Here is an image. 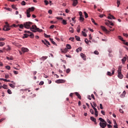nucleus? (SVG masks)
Instances as JSON below:
<instances>
[{"mask_svg": "<svg viewBox=\"0 0 128 128\" xmlns=\"http://www.w3.org/2000/svg\"><path fill=\"white\" fill-rule=\"evenodd\" d=\"M78 0H73V3L72 4V6H78Z\"/></svg>", "mask_w": 128, "mask_h": 128, "instance_id": "8", "label": "nucleus"}, {"mask_svg": "<svg viewBox=\"0 0 128 128\" xmlns=\"http://www.w3.org/2000/svg\"><path fill=\"white\" fill-rule=\"evenodd\" d=\"M108 18L110 19V20H112V18H113V20H116V18H114V16L110 14L108 16Z\"/></svg>", "mask_w": 128, "mask_h": 128, "instance_id": "12", "label": "nucleus"}, {"mask_svg": "<svg viewBox=\"0 0 128 128\" xmlns=\"http://www.w3.org/2000/svg\"><path fill=\"white\" fill-rule=\"evenodd\" d=\"M118 76L119 78H124V75H122V73H118Z\"/></svg>", "mask_w": 128, "mask_h": 128, "instance_id": "14", "label": "nucleus"}, {"mask_svg": "<svg viewBox=\"0 0 128 128\" xmlns=\"http://www.w3.org/2000/svg\"><path fill=\"white\" fill-rule=\"evenodd\" d=\"M112 74H114V68L113 70H112V74L110 72H108L107 73L108 76H112Z\"/></svg>", "mask_w": 128, "mask_h": 128, "instance_id": "11", "label": "nucleus"}, {"mask_svg": "<svg viewBox=\"0 0 128 128\" xmlns=\"http://www.w3.org/2000/svg\"><path fill=\"white\" fill-rule=\"evenodd\" d=\"M5 40L6 38H0V42H4V40Z\"/></svg>", "mask_w": 128, "mask_h": 128, "instance_id": "52", "label": "nucleus"}, {"mask_svg": "<svg viewBox=\"0 0 128 128\" xmlns=\"http://www.w3.org/2000/svg\"><path fill=\"white\" fill-rule=\"evenodd\" d=\"M79 15L80 16H82V12H79Z\"/></svg>", "mask_w": 128, "mask_h": 128, "instance_id": "56", "label": "nucleus"}, {"mask_svg": "<svg viewBox=\"0 0 128 128\" xmlns=\"http://www.w3.org/2000/svg\"><path fill=\"white\" fill-rule=\"evenodd\" d=\"M109 24H110V26H114V23L108 20Z\"/></svg>", "mask_w": 128, "mask_h": 128, "instance_id": "58", "label": "nucleus"}, {"mask_svg": "<svg viewBox=\"0 0 128 128\" xmlns=\"http://www.w3.org/2000/svg\"><path fill=\"white\" fill-rule=\"evenodd\" d=\"M107 126H108V128H112V125H110V124H108Z\"/></svg>", "mask_w": 128, "mask_h": 128, "instance_id": "64", "label": "nucleus"}, {"mask_svg": "<svg viewBox=\"0 0 128 128\" xmlns=\"http://www.w3.org/2000/svg\"><path fill=\"white\" fill-rule=\"evenodd\" d=\"M50 42H52V44H54V46H56V42H54V41L53 38H50Z\"/></svg>", "mask_w": 128, "mask_h": 128, "instance_id": "17", "label": "nucleus"}, {"mask_svg": "<svg viewBox=\"0 0 128 128\" xmlns=\"http://www.w3.org/2000/svg\"><path fill=\"white\" fill-rule=\"evenodd\" d=\"M91 20H92V22H93V24H95V26H98V24H96V22L94 21V18H92Z\"/></svg>", "mask_w": 128, "mask_h": 128, "instance_id": "26", "label": "nucleus"}, {"mask_svg": "<svg viewBox=\"0 0 128 128\" xmlns=\"http://www.w3.org/2000/svg\"><path fill=\"white\" fill-rule=\"evenodd\" d=\"M77 32H80V26H78L77 28Z\"/></svg>", "mask_w": 128, "mask_h": 128, "instance_id": "30", "label": "nucleus"}, {"mask_svg": "<svg viewBox=\"0 0 128 128\" xmlns=\"http://www.w3.org/2000/svg\"><path fill=\"white\" fill-rule=\"evenodd\" d=\"M70 32H72V34H74V28H72V27L70 28Z\"/></svg>", "mask_w": 128, "mask_h": 128, "instance_id": "29", "label": "nucleus"}, {"mask_svg": "<svg viewBox=\"0 0 128 128\" xmlns=\"http://www.w3.org/2000/svg\"><path fill=\"white\" fill-rule=\"evenodd\" d=\"M75 94L76 96H78V98H79V100H82V96H80V94H78V92H76Z\"/></svg>", "mask_w": 128, "mask_h": 128, "instance_id": "13", "label": "nucleus"}, {"mask_svg": "<svg viewBox=\"0 0 128 128\" xmlns=\"http://www.w3.org/2000/svg\"><path fill=\"white\" fill-rule=\"evenodd\" d=\"M70 40H71L72 42H74V38L71 37L69 38Z\"/></svg>", "mask_w": 128, "mask_h": 128, "instance_id": "39", "label": "nucleus"}, {"mask_svg": "<svg viewBox=\"0 0 128 128\" xmlns=\"http://www.w3.org/2000/svg\"><path fill=\"white\" fill-rule=\"evenodd\" d=\"M8 94H12V90H10V89L8 90Z\"/></svg>", "mask_w": 128, "mask_h": 128, "instance_id": "45", "label": "nucleus"}, {"mask_svg": "<svg viewBox=\"0 0 128 128\" xmlns=\"http://www.w3.org/2000/svg\"><path fill=\"white\" fill-rule=\"evenodd\" d=\"M44 84V81H41V82H40L39 84H40V86H42V84Z\"/></svg>", "mask_w": 128, "mask_h": 128, "instance_id": "51", "label": "nucleus"}, {"mask_svg": "<svg viewBox=\"0 0 128 128\" xmlns=\"http://www.w3.org/2000/svg\"><path fill=\"white\" fill-rule=\"evenodd\" d=\"M82 47H79L76 50V52H82Z\"/></svg>", "mask_w": 128, "mask_h": 128, "instance_id": "19", "label": "nucleus"}, {"mask_svg": "<svg viewBox=\"0 0 128 128\" xmlns=\"http://www.w3.org/2000/svg\"><path fill=\"white\" fill-rule=\"evenodd\" d=\"M116 3L118 4V6H120V0H118Z\"/></svg>", "mask_w": 128, "mask_h": 128, "instance_id": "34", "label": "nucleus"}, {"mask_svg": "<svg viewBox=\"0 0 128 128\" xmlns=\"http://www.w3.org/2000/svg\"><path fill=\"white\" fill-rule=\"evenodd\" d=\"M75 38L78 42H80V36H75Z\"/></svg>", "mask_w": 128, "mask_h": 128, "instance_id": "20", "label": "nucleus"}, {"mask_svg": "<svg viewBox=\"0 0 128 128\" xmlns=\"http://www.w3.org/2000/svg\"><path fill=\"white\" fill-rule=\"evenodd\" d=\"M21 4H22V6H26V2L22 1V2H21Z\"/></svg>", "mask_w": 128, "mask_h": 128, "instance_id": "48", "label": "nucleus"}, {"mask_svg": "<svg viewBox=\"0 0 128 128\" xmlns=\"http://www.w3.org/2000/svg\"><path fill=\"white\" fill-rule=\"evenodd\" d=\"M123 36H126V38H128V34L123 33Z\"/></svg>", "mask_w": 128, "mask_h": 128, "instance_id": "49", "label": "nucleus"}, {"mask_svg": "<svg viewBox=\"0 0 128 128\" xmlns=\"http://www.w3.org/2000/svg\"><path fill=\"white\" fill-rule=\"evenodd\" d=\"M118 74H122V68H119L118 70Z\"/></svg>", "mask_w": 128, "mask_h": 128, "instance_id": "37", "label": "nucleus"}, {"mask_svg": "<svg viewBox=\"0 0 128 128\" xmlns=\"http://www.w3.org/2000/svg\"><path fill=\"white\" fill-rule=\"evenodd\" d=\"M85 42L86 44H88V38L85 39Z\"/></svg>", "mask_w": 128, "mask_h": 128, "instance_id": "57", "label": "nucleus"}, {"mask_svg": "<svg viewBox=\"0 0 128 128\" xmlns=\"http://www.w3.org/2000/svg\"><path fill=\"white\" fill-rule=\"evenodd\" d=\"M99 120L101 122L99 124L100 128H106V125L108 124L106 122V120H104L102 119V118H99Z\"/></svg>", "mask_w": 128, "mask_h": 128, "instance_id": "2", "label": "nucleus"}, {"mask_svg": "<svg viewBox=\"0 0 128 128\" xmlns=\"http://www.w3.org/2000/svg\"><path fill=\"white\" fill-rule=\"evenodd\" d=\"M119 111L121 114H124V111L120 109Z\"/></svg>", "mask_w": 128, "mask_h": 128, "instance_id": "63", "label": "nucleus"}, {"mask_svg": "<svg viewBox=\"0 0 128 128\" xmlns=\"http://www.w3.org/2000/svg\"><path fill=\"white\" fill-rule=\"evenodd\" d=\"M66 46L67 50H72V46H70V44H67Z\"/></svg>", "mask_w": 128, "mask_h": 128, "instance_id": "21", "label": "nucleus"}, {"mask_svg": "<svg viewBox=\"0 0 128 128\" xmlns=\"http://www.w3.org/2000/svg\"><path fill=\"white\" fill-rule=\"evenodd\" d=\"M24 32H25V34H30L29 35L30 37V38H34V34H32V32H30L28 31V30H25Z\"/></svg>", "mask_w": 128, "mask_h": 128, "instance_id": "5", "label": "nucleus"}, {"mask_svg": "<svg viewBox=\"0 0 128 128\" xmlns=\"http://www.w3.org/2000/svg\"><path fill=\"white\" fill-rule=\"evenodd\" d=\"M3 88H4L5 90L8 89V86L6 84H4L2 86Z\"/></svg>", "mask_w": 128, "mask_h": 128, "instance_id": "40", "label": "nucleus"}, {"mask_svg": "<svg viewBox=\"0 0 128 128\" xmlns=\"http://www.w3.org/2000/svg\"><path fill=\"white\" fill-rule=\"evenodd\" d=\"M6 58L8 60H14V58H12V57H6Z\"/></svg>", "mask_w": 128, "mask_h": 128, "instance_id": "33", "label": "nucleus"}, {"mask_svg": "<svg viewBox=\"0 0 128 128\" xmlns=\"http://www.w3.org/2000/svg\"><path fill=\"white\" fill-rule=\"evenodd\" d=\"M48 58L47 56H43L42 58H40L41 60H46Z\"/></svg>", "mask_w": 128, "mask_h": 128, "instance_id": "22", "label": "nucleus"}, {"mask_svg": "<svg viewBox=\"0 0 128 128\" xmlns=\"http://www.w3.org/2000/svg\"><path fill=\"white\" fill-rule=\"evenodd\" d=\"M90 112L92 114H94V110L92 109L90 110Z\"/></svg>", "mask_w": 128, "mask_h": 128, "instance_id": "47", "label": "nucleus"}, {"mask_svg": "<svg viewBox=\"0 0 128 128\" xmlns=\"http://www.w3.org/2000/svg\"><path fill=\"white\" fill-rule=\"evenodd\" d=\"M14 74H18V72L14 70Z\"/></svg>", "mask_w": 128, "mask_h": 128, "instance_id": "59", "label": "nucleus"}, {"mask_svg": "<svg viewBox=\"0 0 128 128\" xmlns=\"http://www.w3.org/2000/svg\"><path fill=\"white\" fill-rule=\"evenodd\" d=\"M48 14H52V10H50L48 11Z\"/></svg>", "mask_w": 128, "mask_h": 128, "instance_id": "54", "label": "nucleus"}, {"mask_svg": "<svg viewBox=\"0 0 128 128\" xmlns=\"http://www.w3.org/2000/svg\"><path fill=\"white\" fill-rule=\"evenodd\" d=\"M82 34L84 36H86V34L84 31L82 32Z\"/></svg>", "mask_w": 128, "mask_h": 128, "instance_id": "55", "label": "nucleus"}, {"mask_svg": "<svg viewBox=\"0 0 128 128\" xmlns=\"http://www.w3.org/2000/svg\"><path fill=\"white\" fill-rule=\"evenodd\" d=\"M24 36H23V38H28L30 36V35L28 34V33H26L24 34Z\"/></svg>", "mask_w": 128, "mask_h": 128, "instance_id": "23", "label": "nucleus"}, {"mask_svg": "<svg viewBox=\"0 0 128 128\" xmlns=\"http://www.w3.org/2000/svg\"><path fill=\"white\" fill-rule=\"evenodd\" d=\"M22 52H28V49L26 48H22Z\"/></svg>", "mask_w": 128, "mask_h": 128, "instance_id": "10", "label": "nucleus"}, {"mask_svg": "<svg viewBox=\"0 0 128 128\" xmlns=\"http://www.w3.org/2000/svg\"><path fill=\"white\" fill-rule=\"evenodd\" d=\"M18 26H19V28H24V24H18Z\"/></svg>", "mask_w": 128, "mask_h": 128, "instance_id": "25", "label": "nucleus"}, {"mask_svg": "<svg viewBox=\"0 0 128 128\" xmlns=\"http://www.w3.org/2000/svg\"><path fill=\"white\" fill-rule=\"evenodd\" d=\"M102 30H104V32H108V30H106V28L104 26H100Z\"/></svg>", "mask_w": 128, "mask_h": 128, "instance_id": "18", "label": "nucleus"}, {"mask_svg": "<svg viewBox=\"0 0 128 128\" xmlns=\"http://www.w3.org/2000/svg\"><path fill=\"white\" fill-rule=\"evenodd\" d=\"M94 54H98V51H96V50H95V51L94 52Z\"/></svg>", "mask_w": 128, "mask_h": 128, "instance_id": "62", "label": "nucleus"}, {"mask_svg": "<svg viewBox=\"0 0 128 128\" xmlns=\"http://www.w3.org/2000/svg\"><path fill=\"white\" fill-rule=\"evenodd\" d=\"M44 2L46 6H48V0H45L44 1Z\"/></svg>", "mask_w": 128, "mask_h": 128, "instance_id": "44", "label": "nucleus"}, {"mask_svg": "<svg viewBox=\"0 0 128 128\" xmlns=\"http://www.w3.org/2000/svg\"><path fill=\"white\" fill-rule=\"evenodd\" d=\"M56 84H64V82H66V81H64V80H56Z\"/></svg>", "mask_w": 128, "mask_h": 128, "instance_id": "16", "label": "nucleus"}, {"mask_svg": "<svg viewBox=\"0 0 128 128\" xmlns=\"http://www.w3.org/2000/svg\"><path fill=\"white\" fill-rule=\"evenodd\" d=\"M66 74H70V68L66 69Z\"/></svg>", "mask_w": 128, "mask_h": 128, "instance_id": "36", "label": "nucleus"}, {"mask_svg": "<svg viewBox=\"0 0 128 128\" xmlns=\"http://www.w3.org/2000/svg\"><path fill=\"white\" fill-rule=\"evenodd\" d=\"M95 116L96 118L98 116V111H95Z\"/></svg>", "mask_w": 128, "mask_h": 128, "instance_id": "46", "label": "nucleus"}, {"mask_svg": "<svg viewBox=\"0 0 128 128\" xmlns=\"http://www.w3.org/2000/svg\"><path fill=\"white\" fill-rule=\"evenodd\" d=\"M62 24H66V20H62Z\"/></svg>", "mask_w": 128, "mask_h": 128, "instance_id": "50", "label": "nucleus"}, {"mask_svg": "<svg viewBox=\"0 0 128 128\" xmlns=\"http://www.w3.org/2000/svg\"><path fill=\"white\" fill-rule=\"evenodd\" d=\"M118 38H119V40H122H122H124V38H122V36H118Z\"/></svg>", "mask_w": 128, "mask_h": 128, "instance_id": "41", "label": "nucleus"}, {"mask_svg": "<svg viewBox=\"0 0 128 128\" xmlns=\"http://www.w3.org/2000/svg\"><path fill=\"white\" fill-rule=\"evenodd\" d=\"M9 86H10V87L12 88H15V86H14V84H9Z\"/></svg>", "mask_w": 128, "mask_h": 128, "instance_id": "42", "label": "nucleus"}, {"mask_svg": "<svg viewBox=\"0 0 128 128\" xmlns=\"http://www.w3.org/2000/svg\"><path fill=\"white\" fill-rule=\"evenodd\" d=\"M126 90H124L122 92V94H121V95L120 96V98H124V96H126Z\"/></svg>", "mask_w": 128, "mask_h": 128, "instance_id": "15", "label": "nucleus"}, {"mask_svg": "<svg viewBox=\"0 0 128 128\" xmlns=\"http://www.w3.org/2000/svg\"><path fill=\"white\" fill-rule=\"evenodd\" d=\"M44 36L45 38H50V36L46 34H44Z\"/></svg>", "mask_w": 128, "mask_h": 128, "instance_id": "43", "label": "nucleus"}, {"mask_svg": "<svg viewBox=\"0 0 128 128\" xmlns=\"http://www.w3.org/2000/svg\"><path fill=\"white\" fill-rule=\"evenodd\" d=\"M11 48L10 47V46H7V48L6 49V52H10V50Z\"/></svg>", "mask_w": 128, "mask_h": 128, "instance_id": "31", "label": "nucleus"}, {"mask_svg": "<svg viewBox=\"0 0 128 128\" xmlns=\"http://www.w3.org/2000/svg\"><path fill=\"white\" fill-rule=\"evenodd\" d=\"M68 52V48H65L63 50H62V52L66 53Z\"/></svg>", "mask_w": 128, "mask_h": 128, "instance_id": "35", "label": "nucleus"}, {"mask_svg": "<svg viewBox=\"0 0 128 128\" xmlns=\"http://www.w3.org/2000/svg\"><path fill=\"white\" fill-rule=\"evenodd\" d=\"M42 42L44 44H45L46 46H50V42L48 41V40H42Z\"/></svg>", "mask_w": 128, "mask_h": 128, "instance_id": "6", "label": "nucleus"}, {"mask_svg": "<svg viewBox=\"0 0 128 128\" xmlns=\"http://www.w3.org/2000/svg\"><path fill=\"white\" fill-rule=\"evenodd\" d=\"M100 110H102L104 108H102V104H100Z\"/></svg>", "mask_w": 128, "mask_h": 128, "instance_id": "60", "label": "nucleus"}, {"mask_svg": "<svg viewBox=\"0 0 128 128\" xmlns=\"http://www.w3.org/2000/svg\"><path fill=\"white\" fill-rule=\"evenodd\" d=\"M34 8H28L26 12V16L27 18H30V12H34Z\"/></svg>", "mask_w": 128, "mask_h": 128, "instance_id": "3", "label": "nucleus"}, {"mask_svg": "<svg viewBox=\"0 0 128 128\" xmlns=\"http://www.w3.org/2000/svg\"><path fill=\"white\" fill-rule=\"evenodd\" d=\"M6 68L7 70H10V66H6Z\"/></svg>", "mask_w": 128, "mask_h": 128, "instance_id": "53", "label": "nucleus"}, {"mask_svg": "<svg viewBox=\"0 0 128 128\" xmlns=\"http://www.w3.org/2000/svg\"><path fill=\"white\" fill-rule=\"evenodd\" d=\"M80 20L82 22H84V16H81L80 17Z\"/></svg>", "mask_w": 128, "mask_h": 128, "instance_id": "24", "label": "nucleus"}, {"mask_svg": "<svg viewBox=\"0 0 128 128\" xmlns=\"http://www.w3.org/2000/svg\"><path fill=\"white\" fill-rule=\"evenodd\" d=\"M106 26H108V28H112L110 24L109 23L106 22Z\"/></svg>", "mask_w": 128, "mask_h": 128, "instance_id": "38", "label": "nucleus"}, {"mask_svg": "<svg viewBox=\"0 0 128 128\" xmlns=\"http://www.w3.org/2000/svg\"><path fill=\"white\" fill-rule=\"evenodd\" d=\"M84 14L85 18H88V13H86V12H84Z\"/></svg>", "mask_w": 128, "mask_h": 128, "instance_id": "27", "label": "nucleus"}, {"mask_svg": "<svg viewBox=\"0 0 128 128\" xmlns=\"http://www.w3.org/2000/svg\"><path fill=\"white\" fill-rule=\"evenodd\" d=\"M80 56L81 58H82L84 60H86V56L83 53H81Z\"/></svg>", "mask_w": 128, "mask_h": 128, "instance_id": "9", "label": "nucleus"}, {"mask_svg": "<svg viewBox=\"0 0 128 128\" xmlns=\"http://www.w3.org/2000/svg\"><path fill=\"white\" fill-rule=\"evenodd\" d=\"M90 120L94 122V124H98V122H96V119L94 118V117L91 116L90 118Z\"/></svg>", "mask_w": 128, "mask_h": 128, "instance_id": "7", "label": "nucleus"}, {"mask_svg": "<svg viewBox=\"0 0 128 128\" xmlns=\"http://www.w3.org/2000/svg\"><path fill=\"white\" fill-rule=\"evenodd\" d=\"M6 44V43L4 42H0V46H4Z\"/></svg>", "mask_w": 128, "mask_h": 128, "instance_id": "32", "label": "nucleus"}, {"mask_svg": "<svg viewBox=\"0 0 128 128\" xmlns=\"http://www.w3.org/2000/svg\"><path fill=\"white\" fill-rule=\"evenodd\" d=\"M107 122H108V124H112V122H110V120H108Z\"/></svg>", "mask_w": 128, "mask_h": 128, "instance_id": "61", "label": "nucleus"}, {"mask_svg": "<svg viewBox=\"0 0 128 128\" xmlns=\"http://www.w3.org/2000/svg\"><path fill=\"white\" fill-rule=\"evenodd\" d=\"M126 58L124 57L122 59V64H124V62H126Z\"/></svg>", "mask_w": 128, "mask_h": 128, "instance_id": "28", "label": "nucleus"}, {"mask_svg": "<svg viewBox=\"0 0 128 128\" xmlns=\"http://www.w3.org/2000/svg\"><path fill=\"white\" fill-rule=\"evenodd\" d=\"M6 24L4 26V28H3V30H4L5 32H8L10 30V24H8V22H5Z\"/></svg>", "mask_w": 128, "mask_h": 128, "instance_id": "4", "label": "nucleus"}, {"mask_svg": "<svg viewBox=\"0 0 128 128\" xmlns=\"http://www.w3.org/2000/svg\"><path fill=\"white\" fill-rule=\"evenodd\" d=\"M32 25V22H26L24 23V27L25 28H28V30L30 28L32 32H42V30L40 29V28H38L36 25ZM30 26H32V27H30Z\"/></svg>", "mask_w": 128, "mask_h": 128, "instance_id": "1", "label": "nucleus"}]
</instances>
